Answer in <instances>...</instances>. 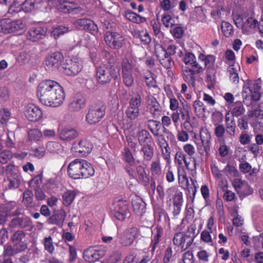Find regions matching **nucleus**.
<instances>
[{"label": "nucleus", "mask_w": 263, "mask_h": 263, "mask_svg": "<svg viewBox=\"0 0 263 263\" xmlns=\"http://www.w3.org/2000/svg\"><path fill=\"white\" fill-rule=\"evenodd\" d=\"M37 95L43 104L53 107L62 105L65 99L63 87L58 82L50 80L43 81L39 84Z\"/></svg>", "instance_id": "f257e3e1"}, {"label": "nucleus", "mask_w": 263, "mask_h": 263, "mask_svg": "<svg viewBox=\"0 0 263 263\" xmlns=\"http://www.w3.org/2000/svg\"><path fill=\"white\" fill-rule=\"evenodd\" d=\"M93 166L87 161L76 159L72 161L67 167V174L73 179L88 178L95 174Z\"/></svg>", "instance_id": "f03ea898"}, {"label": "nucleus", "mask_w": 263, "mask_h": 263, "mask_svg": "<svg viewBox=\"0 0 263 263\" xmlns=\"http://www.w3.org/2000/svg\"><path fill=\"white\" fill-rule=\"evenodd\" d=\"M120 67L117 63L107 62L102 64L96 70L97 80L100 84H106L111 79H117L120 74Z\"/></svg>", "instance_id": "7ed1b4c3"}, {"label": "nucleus", "mask_w": 263, "mask_h": 263, "mask_svg": "<svg viewBox=\"0 0 263 263\" xmlns=\"http://www.w3.org/2000/svg\"><path fill=\"white\" fill-rule=\"evenodd\" d=\"M261 86V82L259 80H248L245 81L242 91L243 102L245 101V100H247L250 97L254 101H258L260 99L261 96L259 92Z\"/></svg>", "instance_id": "20e7f679"}, {"label": "nucleus", "mask_w": 263, "mask_h": 263, "mask_svg": "<svg viewBox=\"0 0 263 263\" xmlns=\"http://www.w3.org/2000/svg\"><path fill=\"white\" fill-rule=\"evenodd\" d=\"M26 29V24L21 20L13 21L6 18L0 21V32L21 35L25 32Z\"/></svg>", "instance_id": "39448f33"}, {"label": "nucleus", "mask_w": 263, "mask_h": 263, "mask_svg": "<svg viewBox=\"0 0 263 263\" xmlns=\"http://www.w3.org/2000/svg\"><path fill=\"white\" fill-rule=\"evenodd\" d=\"M48 2L49 5L56 7L59 11L64 13L77 14L83 11L77 4L66 0H48Z\"/></svg>", "instance_id": "423d86ee"}, {"label": "nucleus", "mask_w": 263, "mask_h": 263, "mask_svg": "<svg viewBox=\"0 0 263 263\" xmlns=\"http://www.w3.org/2000/svg\"><path fill=\"white\" fill-rule=\"evenodd\" d=\"M106 107L100 102L91 105L86 115L85 120L89 124H95L99 122L105 114Z\"/></svg>", "instance_id": "0eeeda50"}, {"label": "nucleus", "mask_w": 263, "mask_h": 263, "mask_svg": "<svg viewBox=\"0 0 263 263\" xmlns=\"http://www.w3.org/2000/svg\"><path fill=\"white\" fill-rule=\"evenodd\" d=\"M5 172L8 187L11 190L17 189L22 179L18 167L13 164H8L6 167Z\"/></svg>", "instance_id": "6e6552de"}, {"label": "nucleus", "mask_w": 263, "mask_h": 263, "mask_svg": "<svg viewBox=\"0 0 263 263\" xmlns=\"http://www.w3.org/2000/svg\"><path fill=\"white\" fill-rule=\"evenodd\" d=\"M82 59L76 57L66 60L60 70L67 76H73L78 74L82 70Z\"/></svg>", "instance_id": "1a4fd4ad"}, {"label": "nucleus", "mask_w": 263, "mask_h": 263, "mask_svg": "<svg viewBox=\"0 0 263 263\" xmlns=\"http://www.w3.org/2000/svg\"><path fill=\"white\" fill-rule=\"evenodd\" d=\"M112 214L118 220H124L130 216L128 202L123 199L115 200L112 204Z\"/></svg>", "instance_id": "9d476101"}, {"label": "nucleus", "mask_w": 263, "mask_h": 263, "mask_svg": "<svg viewBox=\"0 0 263 263\" xmlns=\"http://www.w3.org/2000/svg\"><path fill=\"white\" fill-rule=\"evenodd\" d=\"M205 68L196 61L189 66L184 67L182 69V73L185 81L194 84L196 81V76L202 73Z\"/></svg>", "instance_id": "9b49d317"}, {"label": "nucleus", "mask_w": 263, "mask_h": 263, "mask_svg": "<svg viewBox=\"0 0 263 263\" xmlns=\"http://www.w3.org/2000/svg\"><path fill=\"white\" fill-rule=\"evenodd\" d=\"M141 96L139 93L132 95L129 105L125 111L127 118L131 120L136 119L139 115V107L141 104Z\"/></svg>", "instance_id": "f8f14e48"}, {"label": "nucleus", "mask_w": 263, "mask_h": 263, "mask_svg": "<svg viewBox=\"0 0 263 263\" xmlns=\"http://www.w3.org/2000/svg\"><path fill=\"white\" fill-rule=\"evenodd\" d=\"M42 0H26L23 3L18 4L17 3L10 6L9 11L10 13H18L22 10L26 12L32 11L35 8L39 7L41 4Z\"/></svg>", "instance_id": "ddd939ff"}, {"label": "nucleus", "mask_w": 263, "mask_h": 263, "mask_svg": "<svg viewBox=\"0 0 263 263\" xmlns=\"http://www.w3.org/2000/svg\"><path fill=\"white\" fill-rule=\"evenodd\" d=\"M200 137L202 145H197L198 151L201 155L204 152L206 155H209L211 147V136L207 128L204 127L200 128Z\"/></svg>", "instance_id": "4468645a"}, {"label": "nucleus", "mask_w": 263, "mask_h": 263, "mask_svg": "<svg viewBox=\"0 0 263 263\" xmlns=\"http://www.w3.org/2000/svg\"><path fill=\"white\" fill-rule=\"evenodd\" d=\"M106 44L113 49H119L123 45L124 39L120 33L116 32L107 31L104 35Z\"/></svg>", "instance_id": "2eb2a0df"}, {"label": "nucleus", "mask_w": 263, "mask_h": 263, "mask_svg": "<svg viewBox=\"0 0 263 263\" xmlns=\"http://www.w3.org/2000/svg\"><path fill=\"white\" fill-rule=\"evenodd\" d=\"M64 57L60 52H55L48 55L45 59V66L49 70L58 69L62 65Z\"/></svg>", "instance_id": "dca6fc26"}, {"label": "nucleus", "mask_w": 263, "mask_h": 263, "mask_svg": "<svg viewBox=\"0 0 263 263\" xmlns=\"http://www.w3.org/2000/svg\"><path fill=\"white\" fill-rule=\"evenodd\" d=\"M154 48L157 58L162 66L166 69L171 68L174 65V62L171 57L164 54L162 49V45L156 44Z\"/></svg>", "instance_id": "f3484780"}, {"label": "nucleus", "mask_w": 263, "mask_h": 263, "mask_svg": "<svg viewBox=\"0 0 263 263\" xmlns=\"http://www.w3.org/2000/svg\"><path fill=\"white\" fill-rule=\"evenodd\" d=\"M92 148V146L89 142L82 140L73 143L71 151L76 155L86 156L91 152Z\"/></svg>", "instance_id": "a211bd4d"}, {"label": "nucleus", "mask_w": 263, "mask_h": 263, "mask_svg": "<svg viewBox=\"0 0 263 263\" xmlns=\"http://www.w3.org/2000/svg\"><path fill=\"white\" fill-rule=\"evenodd\" d=\"M85 104L86 99L84 96L81 93H78L71 99L68 108L70 112H78L85 107Z\"/></svg>", "instance_id": "6ab92c4d"}, {"label": "nucleus", "mask_w": 263, "mask_h": 263, "mask_svg": "<svg viewBox=\"0 0 263 263\" xmlns=\"http://www.w3.org/2000/svg\"><path fill=\"white\" fill-rule=\"evenodd\" d=\"M173 241L174 244L180 246L182 251L187 249L192 243V238L188 237L187 234L182 232L176 233L174 236Z\"/></svg>", "instance_id": "aec40b11"}, {"label": "nucleus", "mask_w": 263, "mask_h": 263, "mask_svg": "<svg viewBox=\"0 0 263 263\" xmlns=\"http://www.w3.org/2000/svg\"><path fill=\"white\" fill-rule=\"evenodd\" d=\"M106 254L105 248L98 249H88L84 251L83 256L85 260L89 262H94L102 258Z\"/></svg>", "instance_id": "412c9836"}, {"label": "nucleus", "mask_w": 263, "mask_h": 263, "mask_svg": "<svg viewBox=\"0 0 263 263\" xmlns=\"http://www.w3.org/2000/svg\"><path fill=\"white\" fill-rule=\"evenodd\" d=\"M25 115L26 118L32 122L39 120L43 116L42 110L33 104H29L26 106Z\"/></svg>", "instance_id": "4be33fe9"}, {"label": "nucleus", "mask_w": 263, "mask_h": 263, "mask_svg": "<svg viewBox=\"0 0 263 263\" xmlns=\"http://www.w3.org/2000/svg\"><path fill=\"white\" fill-rule=\"evenodd\" d=\"M185 157V154H184L181 149L179 148L178 151L176 152L175 154V162L179 165H182L184 163L188 170L195 171L196 168L195 159L193 158V160H191V161L192 162L191 164L190 161H187Z\"/></svg>", "instance_id": "5701e85b"}, {"label": "nucleus", "mask_w": 263, "mask_h": 263, "mask_svg": "<svg viewBox=\"0 0 263 263\" xmlns=\"http://www.w3.org/2000/svg\"><path fill=\"white\" fill-rule=\"evenodd\" d=\"M12 244L15 245L23 251H25L27 248L25 233L22 230L16 231L11 238Z\"/></svg>", "instance_id": "b1692460"}, {"label": "nucleus", "mask_w": 263, "mask_h": 263, "mask_svg": "<svg viewBox=\"0 0 263 263\" xmlns=\"http://www.w3.org/2000/svg\"><path fill=\"white\" fill-rule=\"evenodd\" d=\"M147 107L154 118H158L161 115L162 108L156 99L152 95L147 97Z\"/></svg>", "instance_id": "393cba45"}, {"label": "nucleus", "mask_w": 263, "mask_h": 263, "mask_svg": "<svg viewBox=\"0 0 263 263\" xmlns=\"http://www.w3.org/2000/svg\"><path fill=\"white\" fill-rule=\"evenodd\" d=\"M46 31L41 26L31 28L27 33V38L32 42H36L46 35Z\"/></svg>", "instance_id": "a878e982"}, {"label": "nucleus", "mask_w": 263, "mask_h": 263, "mask_svg": "<svg viewBox=\"0 0 263 263\" xmlns=\"http://www.w3.org/2000/svg\"><path fill=\"white\" fill-rule=\"evenodd\" d=\"M258 26L259 23L257 19L249 16L245 21L241 31L243 34H250Z\"/></svg>", "instance_id": "bb28decb"}, {"label": "nucleus", "mask_w": 263, "mask_h": 263, "mask_svg": "<svg viewBox=\"0 0 263 263\" xmlns=\"http://www.w3.org/2000/svg\"><path fill=\"white\" fill-rule=\"evenodd\" d=\"M78 136V133L75 129L68 126L62 128L59 133L60 138L66 141H71L76 138Z\"/></svg>", "instance_id": "cd10ccee"}, {"label": "nucleus", "mask_w": 263, "mask_h": 263, "mask_svg": "<svg viewBox=\"0 0 263 263\" xmlns=\"http://www.w3.org/2000/svg\"><path fill=\"white\" fill-rule=\"evenodd\" d=\"M157 142L161 148V152L163 158L168 162L171 158V151L168 142L162 135L159 137L157 139Z\"/></svg>", "instance_id": "c85d7f7f"}, {"label": "nucleus", "mask_w": 263, "mask_h": 263, "mask_svg": "<svg viewBox=\"0 0 263 263\" xmlns=\"http://www.w3.org/2000/svg\"><path fill=\"white\" fill-rule=\"evenodd\" d=\"M183 203V195L181 192H177L173 198V214L174 218L180 214Z\"/></svg>", "instance_id": "c756f323"}, {"label": "nucleus", "mask_w": 263, "mask_h": 263, "mask_svg": "<svg viewBox=\"0 0 263 263\" xmlns=\"http://www.w3.org/2000/svg\"><path fill=\"white\" fill-rule=\"evenodd\" d=\"M133 71L138 73H140L139 67L134 65L132 61L129 62L127 59H123L122 62V74L132 73Z\"/></svg>", "instance_id": "7c9ffc66"}, {"label": "nucleus", "mask_w": 263, "mask_h": 263, "mask_svg": "<svg viewBox=\"0 0 263 263\" xmlns=\"http://www.w3.org/2000/svg\"><path fill=\"white\" fill-rule=\"evenodd\" d=\"M139 143L140 145L149 144L152 141V136L145 129H142L137 133Z\"/></svg>", "instance_id": "2f4dec72"}, {"label": "nucleus", "mask_w": 263, "mask_h": 263, "mask_svg": "<svg viewBox=\"0 0 263 263\" xmlns=\"http://www.w3.org/2000/svg\"><path fill=\"white\" fill-rule=\"evenodd\" d=\"M133 210L138 215H142L145 212V203L139 198H137L132 201Z\"/></svg>", "instance_id": "473e14b6"}, {"label": "nucleus", "mask_w": 263, "mask_h": 263, "mask_svg": "<svg viewBox=\"0 0 263 263\" xmlns=\"http://www.w3.org/2000/svg\"><path fill=\"white\" fill-rule=\"evenodd\" d=\"M125 17L134 23L140 24L146 21V18L130 11L127 10L124 14Z\"/></svg>", "instance_id": "72a5a7b5"}, {"label": "nucleus", "mask_w": 263, "mask_h": 263, "mask_svg": "<svg viewBox=\"0 0 263 263\" xmlns=\"http://www.w3.org/2000/svg\"><path fill=\"white\" fill-rule=\"evenodd\" d=\"M151 172L153 177L155 179L162 176V170L159 159L152 162L151 164Z\"/></svg>", "instance_id": "f704fd0d"}, {"label": "nucleus", "mask_w": 263, "mask_h": 263, "mask_svg": "<svg viewBox=\"0 0 263 263\" xmlns=\"http://www.w3.org/2000/svg\"><path fill=\"white\" fill-rule=\"evenodd\" d=\"M193 107L196 115L199 118H203L206 116V109L203 103L199 100L193 103Z\"/></svg>", "instance_id": "c9c22d12"}, {"label": "nucleus", "mask_w": 263, "mask_h": 263, "mask_svg": "<svg viewBox=\"0 0 263 263\" xmlns=\"http://www.w3.org/2000/svg\"><path fill=\"white\" fill-rule=\"evenodd\" d=\"M142 148L140 151L144 160L149 161L154 156V148L149 144L142 145Z\"/></svg>", "instance_id": "e433bc0d"}, {"label": "nucleus", "mask_w": 263, "mask_h": 263, "mask_svg": "<svg viewBox=\"0 0 263 263\" xmlns=\"http://www.w3.org/2000/svg\"><path fill=\"white\" fill-rule=\"evenodd\" d=\"M177 5V0H160V7L166 12H172Z\"/></svg>", "instance_id": "4c0bfd02"}, {"label": "nucleus", "mask_w": 263, "mask_h": 263, "mask_svg": "<svg viewBox=\"0 0 263 263\" xmlns=\"http://www.w3.org/2000/svg\"><path fill=\"white\" fill-rule=\"evenodd\" d=\"M155 234L153 236V238L152 239V243L151 245V247H152V252H154L156 248H157L160 240V238L162 236L163 234V229L161 228H156L154 230Z\"/></svg>", "instance_id": "58836bf2"}, {"label": "nucleus", "mask_w": 263, "mask_h": 263, "mask_svg": "<svg viewBox=\"0 0 263 263\" xmlns=\"http://www.w3.org/2000/svg\"><path fill=\"white\" fill-rule=\"evenodd\" d=\"M245 112V108L240 101H237L232 106L231 113L233 116L238 117L243 115Z\"/></svg>", "instance_id": "ea45409f"}, {"label": "nucleus", "mask_w": 263, "mask_h": 263, "mask_svg": "<svg viewBox=\"0 0 263 263\" xmlns=\"http://www.w3.org/2000/svg\"><path fill=\"white\" fill-rule=\"evenodd\" d=\"M178 178L179 184L184 186L188 185L189 183V180L185 169L183 166L178 167Z\"/></svg>", "instance_id": "a19ab883"}, {"label": "nucleus", "mask_w": 263, "mask_h": 263, "mask_svg": "<svg viewBox=\"0 0 263 263\" xmlns=\"http://www.w3.org/2000/svg\"><path fill=\"white\" fill-rule=\"evenodd\" d=\"M23 252L15 245H6L4 247V255L8 256H13L17 253Z\"/></svg>", "instance_id": "79ce46f5"}, {"label": "nucleus", "mask_w": 263, "mask_h": 263, "mask_svg": "<svg viewBox=\"0 0 263 263\" xmlns=\"http://www.w3.org/2000/svg\"><path fill=\"white\" fill-rule=\"evenodd\" d=\"M177 46L173 43V41H168L167 44L162 45V49L164 54L170 57L174 55L176 52Z\"/></svg>", "instance_id": "37998d69"}, {"label": "nucleus", "mask_w": 263, "mask_h": 263, "mask_svg": "<svg viewBox=\"0 0 263 263\" xmlns=\"http://www.w3.org/2000/svg\"><path fill=\"white\" fill-rule=\"evenodd\" d=\"M42 243L44 246V249L45 251L48 252L50 254H53L55 248L53 245L52 238L50 236L45 237L42 241Z\"/></svg>", "instance_id": "c03bdc74"}, {"label": "nucleus", "mask_w": 263, "mask_h": 263, "mask_svg": "<svg viewBox=\"0 0 263 263\" xmlns=\"http://www.w3.org/2000/svg\"><path fill=\"white\" fill-rule=\"evenodd\" d=\"M221 28L223 35L227 37L231 36L234 33L233 26L227 22L223 21L221 23Z\"/></svg>", "instance_id": "a18cd8bd"}, {"label": "nucleus", "mask_w": 263, "mask_h": 263, "mask_svg": "<svg viewBox=\"0 0 263 263\" xmlns=\"http://www.w3.org/2000/svg\"><path fill=\"white\" fill-rule=\"evenodd\" d=\"M46 148L50 153H60L63 150L62 145L60 143L55 141L48 142Z\"/></svg>", "instance_id": "49530a36"}, {"label": "nucleus", "mask_w": 263, "mask_h": 263, "mask_svg": "<svg viewBox=\"0 0 263 263\" xmlns=\"http://www.w3.org/2000/svg\"><path fill=\"white\" fill-rule=\"evenodd\" d=\"M70 30L71 29H69V28L67 27L59 26L53 29L51 34V35L54 37V39H57L61 35H64L65 33L69 32Z\"/></svg>", "instance_id": "de8ad7c7"}, {"label": "nucleus", "mask_w": 263, "mask_h": 263, "mask_svg": "<svg viewBox=\"0 0 263 263\" xmlns=\"http://www.w3.org/2000/svg\"><path fill=\"white\" fill-rule=\"evenodd\" d=\"M136 171L140 181L146 185L148 181V177L146 174L144 167L141 165H139L137 167Z\"/></svg>", "instance_id": "09e8293b"}, {"label": "nucleus", "mask_w": 263, "mask_h": 263, "mask_svg": "<svg viewBox=\"0 0 263 263\" xmlns=\"http://www.w3.org/2000/svg\"><path fill=\"white\" fill-rule=\"evenodd\" d=\"M210 233H211L210 231L204 230L201 233L200 238L201 240L204 242L213 245V241L216 239V234L212 233L213 238H212Z\"/></svg>", "instance_id": "8fccbe9b"}, {"label": "nucleus", "mask_w": 263, "mask_h": 263, "mask_svg": "<svg viewBox=\"0 0 263 263\" xmlns=\"http://www.w3.org/2000/svg\"><path fill=\"white\" fill-rule=\"evenodd\" d=\"M263 115V103H260L258 107L254 110H249L247 112L249 118L255 117L256 120Z\"/></svg>", "instance_id": "3c124183"}, {"label": "nucleus", "mask_w": 263, "mask_h": 263, "mask_svg": "<svg viewBox=\"0 0 263 263\" xmlns=\"http://www.w3.org/2000/svg\"><path fill=\"white\" fill-rule=\"evenodd\" d=\"M76 197L73 191H67L63 195V204L65 206L69 205L73 201Z\"/></svg>", "instance_id": "603ef678"}, {"label": "nucleus", "mask_w": 263, "mask_h": 263, "mask_svg": "<svg viewBox=\"0 0 263 263\" xmlns=\"http://www.w3.org/2000/svg\"><path fill=\"white\" fill-rule=\"evenodd\" d=\"M226 127L227 133L229 135V136L231 138L235 137L236 126L234 118L232 117L231 118V122L226 124Z\"/></svg>", "instance_id": "864d4df0"}, {"label": "nucleus", "mask_w": 263, "mask_h": 263, "mask_svg": "<svg viewBox=\"0 0 263 263\" xmlns=\"http://www.w3.org/2000/svg\"><path fill=\"white\" fill-rule=\"evenodd\" d=\"M232 16L235 25L242 30L245 22L243 16L235 11H233Z\"/></svg>", "instance_id": "5fc2aeb1"}, {"label": "nucleus", "mask_w": 263, "mask_h": 263, "mask_svg": "<svg viewBox=\"0 0 263 263\" xmlns=\"http://www.w3.org/2000/svg\"><path fill=\"white\" fill-rule=\"evenodd\" d=\"M28 135L30 140L37 141L43 138L42 133L37 129H32L29 131Z\"/></svg>", "instance_id": "6e6d98bb"}, {"label": "nucleus", "mask_w": 263, "mask_h": 263, "mask_svg": "<svg viewBox=\"0 0 263 263\" xmlns=\"http://www.w3.org/2000/svg\"><path fill=\"white\" fill-rule=\"evenodd\" d=\"M65 216L66 214L65 212H62L58 214H54L50 218V223L56 224L62 223L64 220Z\"/></svg>", "instance_id": "4d7b16f0"}, {"label": "nucleus", "mask_w": 263, "mask_h": 263, "mask_svg": "<svg viewBox=\"0 0 263 263\" xmlns=\"http://www.w3.org/2000/svg\"><path fill=\"white\" fill-rule=\"evenodd\" d=\"M163 25L166 28L172 27L175 24V20L168 14H164L161 17Z\"/></svg>", "instance_id": "13d9d810"}, {"label": "nucleus", "mask_w": 263, "mask_h": 263, "mask_svg": "<svg viewBox=\"0 0 263 263\" xmlns=\"http://www.w3.org/2000/svg\"><path fill=\"white\" fill-rule=\"evenodd\" d=\"M13 157V154L9 151H4L0 153V163L6 164Z\"/></svg>", "instance_id": "bf43d9fd"}, {"label": "nucleus", "mask_w": 263, "mask_h": 263, "mask_svg": "<svg viewBox=\"0 0 263 263\" xmlns=\"http://www.w3.org/2000/svg\"><path fill=\"white\" fill-rule=\"evenodd\" d=\"M160 122L155 120H149L148 122V127L155 136L159 135L158 130Z\"/></svg>", "instance_id": "052dcab7"}, {"label": "nucleus", "mask_w": 263, "mask_h": 263, "mask_svg": "<svg viewBox=\"0 0 263 263\" xmlns=\"http://www.w3.org/2000/svg\"><path fill=\"white\" fill-rule=\"evenodd\" d=\"M182 120L187 119V118H191L190 117V107L187 104H183V108H179L178 110Z\"/></svg>", "instance_id": "680f3d73"}, {"label": "nucleus", "mask_w": 263, "mask_h": 263, "mask_svg": "<svg viewBox=\"0 0 263 263\" xmlns=\"http://www.w3.org/2000/svg\"><path fill=\"white\" fill-rule=\"evenodd\" d=\"M223 12V7L221 6H218L213 9L211 12V15L214 20H218L221 18Z\"/></svg>", "instance_id": "e2e57ef3"}, {"label": "nucleus", "mask_w": 263, "mask_h": 263, "mask_svg": "<svg viewBox=\"0 0 263 263\" xmlns=\"http://www.w3.org/2000/svg\"><path fill=\"white\" fill-rule=\"evenodd\" d=\"M182 60L186 66H189V65L197 61L195 55L193 53L190 52H187L185 53L182 59Z\"/></svg>", "instance_id": "0e129e2a"}, {"label": "nucleus", "mask_w": 263, "mask_h": 263, "mask_svg": "<svg viewBox=\"0 0 263 263\" xmlns=\"http://www.w3.org/2000/svg\"><path fill=\"white\" fill-rule=\"evenodd\" d=\"M123 82L127 87H132L134 84V79L132 73L122 74Z\"/></svg>", "instance_id": "69168bd1"}, {"label": "nucleus", "mask_w": 263, "mask_h": 263, "mask_svg": "<svg viewBox=\"0 0 263 263\" xmlns=\"http://www.w3.org/2000/svg\"><path fill=\"white\" fill-rule=\"evenodd\" d=\"M31 55L29 51H23L20 52L17 58V61L19 63L25 64L29 61Z\"/></svg>", "instance_id": "338daca9"}, {"label": "nucleus", "mask_w": 263, "mask_h": 263, "mask_svg": "<svg viewBox=\"0 0 263 263\" xmlns=\"http://www.w3.org/2000/svg\"><path fill=\"white\" fill-rule=\"evenodd\" d=\"M88 18H80L76 20L73 22V25L78 29L85 30L88 23Z\"/></svg>", "instance_id": "774afa93"}]
</instances>
